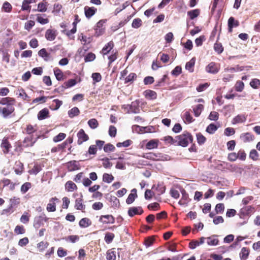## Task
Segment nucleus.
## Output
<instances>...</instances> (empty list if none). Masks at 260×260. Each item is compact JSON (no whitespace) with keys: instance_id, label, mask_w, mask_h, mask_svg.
<instances>
[{"instance_id":"obj_40","label":"nucleus","mask_w":260,"mask_h":260,"mask_svg":"<svg viewBox=\"0 0 260 260\" xmlns=\"http://www.w3.org/2000/svg\"><path fill=\"white\" fill-rule=\"evenodd\" d=\"M197 140L199 145H202L205 143L206 138L200 133L196 134Z\"/></svg>"},{"instance_id":"obj_16","label":"nucleus","mask_w":260,"mask_h":260,"mask_svg":"<svg viewBox=\"0 0 260 260\" xmlns=\"http://www.w3.org/2000/svg\"><path fill=\"white\" fill-rule=\"evenodd\" d=\"M240 138L243 142L246 143L252 141L254 139V136L249 133H246L242 134Z\"/></svg>"},{"instance_id":"obj_23","label":"nucleus","mask_w":260,"mask_h":260,"mask_svg":"<svg viewBox=\"0 0 260 260\" xmlns=\"http://www.w3.org/2000/svg\"><path fill=\"white\" fill-rule=\"evenodd\" d=\"M158 147V141L155 140H151L149 141L146 145V148L147 149H152L156 148Z\"/></svg>"},{"instance_id":"obj_63","label":"nucleus","mask_w":260,"mask_h":260,"mask_svg":"<svg viewBox=\"0 0 260 260\" xmlns=\"http://www.w3.org/2000/svg\"><path fill=\"white\" fill-rule=\"evenodd\" d=\"M35 22L32 20H29L25 23L24 28L29 31L31 28L35 25Z\"/></svg>"},{"instance_id":"obj_59","label":"nucleus","mask_w":260,"mask_h":260,"mask_svg":"<svg viewBox=\"0 0 260 260\" xmlns=\"http://www.w3.org/2000/svg\"><path fill=\"white\" fill-rule=\"evenodd\" d=\"M214 49L218 54L221 53L223 51V48L220 43H215L214 45Z\"/></svg>"},{"instance_id":"obj_54","label":"nucleus","mask_w":260,"mask_h":260,"mask_svg":"<svg viewBox=\"0 0 260 260\" xmlns=\"http://www.w3.org/2000/svg\"><path fill=\"white\" fill-rule=\"evenodd\" d=\"M95 58V55L91 52L88 53L85 57L84 60L85 62H89L94 60Z\"/></svg>"},{"instance_id":"obj_10","label":"nucleus","mask_w":260,"mask_h":260,"mask_svg":"<svg viewBox=\"0 0 260 260\" xmlns=\"http://www.w3.org/2000/svg\"><path fill=\"white\" fill-rule=\"evenodd\" d=\"M35 2L36 0H24L22 3L21 10L26 11L29 13L31 9V6L29 5Z\"/></svg>"},{"instance_id":"obj_12","label":"nucleus","mask_w":260,"mask_h":260,"mask_svg":"<svg viewBox=\"0 0 260 260\" xmlns=\"http://www.w3.org/2000/svg\"><path fill=\"white\" fill-rule=\"evenodd\" d=\"M49 116V110L45 108L40 111L38 113L37 117L39 120H42L47 118Z\"/></svg>"},{"instance_id":"obj_28","label":"nucleus","mask_w":260,"mask_h":260,"mask_svg":"<svg viewBox=\"0 0 260 260\" xmlns=\"http://www.w3.org/2000/svg\"><path fill=\"white\" fill-rule=\"evenodd\" d=\"M204 109V106L202 104H198L193 109V111L196 117H199Z\"/></svg>"},{"instance_id":"obj_62","label":"nucleus","mask_w":260,"mask_h":260,"mask_svg":"<svg viewBox=\"0 0 260 260\" xmlns=\"http://www.w3.org/2000/svg\"><path fill=\"white\" fill-rule=\"evenodd\" d=\"M117 133L116 128L113 125H110L109 128V135L111 137H115Z\"/></svg>"},{"instance_id":"obj_7","label":"nucleus","mask_w":260,"mask_h":260,"mask_svg":"<svg viewBox=\"0 0 260 260\" xmlns=\"http://www.w3.org/2000/svg\"><path fill=\"white\" fill-rule=\"evenodd\" d=\"M206 71L208 73L215 74L219 72V68L215 62H211L206 67Z\"/></svg>"},{"instance_id":"obj_8","label":"nucleus","mask_w":260,"mask_h":260,"mask_svg":"<svg viewBox=\"0 0 260 260\" xmlns=\"http://www.w3.org/2000/svg\"><path fill=\"white\" fill-rule=\"evenodd\" d=\"M100 221L104 224L114 223L115 218L111 215H102L100 218Z\"/></svg>"},{"instance_id":"obj_45","label":"nucleus","mask_w":260,"mask_h":260,"mask_svg":"<svg viewBox=\"0 0 260 260\" xmlns=\"http://www.w3.org/2000/svg\"><path fill=\"white\" fill-rule=\"evenodd\" d=\"M142 24V22L141 19L136 18L133 21L132 26L135 28H139Z\"/></svg>"},{"instance_id":"obj_20","label":"nucleus","mask_w":260,"mask_h":260,"mask_svg":"<svg viewBox=\"0 0 260 260\" xmlns=\"http://www.w3.org/2000/svg\"><path fill=\"white\" fill-rule=\"evenodd\" d=\"M67 167L69 171H74L79 169L78 163L75 160L71 161L67 163Z\"/></svg>"},{"instance_id":"obj_31","label":"nucleus","mask_w":260,"mask_h":260,"mask_svg":"<svg viewBox=\"0 0 260 260\" xmlns=\"http://www.w3.org/2000/svg\"><path fill=\"white\" fill-rule=\"evenodd\" d=\"M249 255V250L246 247L242 248L240 253V257L241 260H246Z\"/></svg>"},{"instance_id":"obj_6","label":"nucleus","mask_w":260,"mask_h":260,"mask_svg":"<svg viewBox=\"0 0 260 260\" xmlns=\"http://www.w3.org/2000/svg\"><path fill=\"white\" fill-rule=\"evenodd\" d=\"M77 137L78 138V144L79 145H81L83 143V142L87 141L89 139V137L87 135H86L83 129H81L77 134Z\"/></svg>"},{"instance_id":"obj_48","label":"nucleus","mask_w":260,"mask_h":260,"mask_svg":"<svg viewBox=\"0 0 260 260\" xmlns=\"http://www.w3.org/2000/svg\"><path fill=\"white\" fill-rule=\"evenodd\" d=\"M2 9L4 12L9 13L12 11V7L9 3L6 2L3 4Z\"/></svg>"},{"instance_id":"obj_11","label":"nucleus","mask_w":260,"mask_h":260,"mask_svg":"<svg viewBox=\"0 0 260 260\" xmlns=\"http://www.w3.org/2000/svg\"><path fill=\"white\" fill-rule=\"evenodd\" d=\"M155 161H167L170 159V157L160 153H154Z\"/></svg>"},{"instance_id":"obj_26","label":"nucleus","mask_w":260,"mask_h":260,"mask_svg":"<svg viewBox=\"0 0 260 260\" xmlns=\"http://www.w3.org/2000/svg\"><path fill=\"white\" fill-rule=\"evenodd\" d=\"M82 202V199L81 198L76 200L75 207L77 210H81L85 209V205H83Z\"/></svg>"},{"instance_id":"obj_42","label":"nucleus","mask_w":260,"mask_h":260,"mask_svg":"<svg viewBox=\"0 0 260 260\" xmlns=\"http://www.w3.org/2000/svg\"><path fill=\"white\" fill-rule=\"evenodd\" d=\"M115 236L113 233H107L105 236V241L107 244L111 243L114 238Z\"/></svg>"},{"instance_id":"obj_55","label":"nucleus","mask_w":260,"mask_h":260,"mask_svg":"<svg viewBox=\"0 0 260 260\" xmlns=\"http://www.w3.org/2000/svg\"><path fill=\"white\" fill-rule=\"evenodd\" d=\"M48 97L45 96H42L39 98H37L33 100L32 103H44L46 102L47 100Z\"/></svg>"},{"instance_id":"obj_58","label":"nucleus","mask_w":260,"mask_h":260,"mask_svg":"<svg viewBox=\"0 0 260 260\" xmlns=\"http://www.w3.org/2000/svg\"><path fill=\"white\" fill-rule=\"evenodd\" d=\"M219 117V114L216 111L211 112L209 115V119L211 120L216 121Z\"/></svg>"},{"instance_id":"obj_22","label":"nucleus","mask_w":260,"mask_h":260,"mask_svg":"<svg viewBox=\"0 0 260 260\" xmlns=\"http://www.w3.org/2000/svg\"><path fill=\"white\" fill-rule=\"evenodd\" d=\"M219 241L216 235H213L207 238V244L210 246H216L218 244Z\"/></svg>"},{"instance_id":"obj_32","label":"nucleus","mask_w":260,"mask_h":260,"mask_svg":"<svg viewBox=\"0 0 260 260\" xmlns=\"http://www.w3.org/2000/svg\"><path fill=\"white\" fill-rule=\"evenodd\" d=\"M79 113L80 111L77 107H74L68 111V115L70 118L78 116Z\"/></svg>"},{"instance_id":"obj_35","label":"nucleus","mask_w":260,"mask_h":260,"mask_svg":"<svg viewBox=\"0 0 260 260\" xmlns=\"http://www.w3.org/2000/svg\"><path fill=\"white\" fill-rule=\"evenodd\" d=\"M110 202H111V206L113 207L117 208L120 205L119 201L117 198L114 196H111L110 198Z\"/></svg>"},{"instance_id":"obj_13","label":"nucleus","mask_w":260,"mask_h":260,"mask_svg":"<svg viewBox=\"0 0 260 260\" xmlns=\"http://www.w3.org/2000/svg\"><path fill=\"white\" fill-rule=\"evenodd\" d=\"M239 22L235 20V18L233 17H231L228 20V29L229 31L232 32L233 31V28L234 27H237L239 26Z\"/></svg>"},{"instance_id":"obj_50","label":"nucleus","mask_w":260,"mask_h":260,"mask_svg":"<svg viewBox=\"0 0 260 260\" xmlns=\"http://www.w3.org/2000/svg\"><path fill=\"white\" fill-rule=\"evenodd\" d=\"M137 197V193H131L128 196V198H127L126 200V202L127 204H131L132 203H133L136 198Z\"/></svg>"},{"instance_id":"obj_38","label":"nucleus","mask_w":260,"mask_h":260,"mask_svg":"<svg viewBox=\"0 0 260 260\" xmlns=\"http://www.w3.org/2000/svg\"><path fill=\"white\" fill-rule=\"evenodd\" d=\"M114 180V177L111 174L104 173L103 176V181L108 183H111Z\"/></svg>"},{"instance_id":"obj_9","label":"nucleus","mask_w":260,"mask_h":260,"mask_svg":"<svg viewBox=\"0 0 260 260\" xmlns=\"http://www.w3.org/2000/svg\"><path fill=\"white\" fill-rule=\"evenodd\" d=\"M96 11L97 9L93 7H89L86 6L84 7L85 15L87 18H90L92 16H93L95 12H96Z\"/></svg>"},{"instance_id":"obj_14","label":"nucleus","mask_w":260,"mask_h":260,"mask_svg":"<svg viewBox=\"0 0 260 260\" xmlns=\"http://www.w3.org/2000/svg\"><path fill=\"white\" fill-rule=\"evenodd\" d=\"M128 107V113H138L140 111L139 105L137 102H133Z\"/></svg>"},{"instance_id":"obj_19","label":"nucleus","mask_w":260,"mask_h":260,"mask_svg":"<svg viewBox=\"0 0 260 260\" xmlns=\"http://www.w3.org/2000/svg\"><path fill=\"white\" fill-rule=\"evenodd\" d=\"M114 43L112 41H110L105 45L102 50L103 55L108 54L113 48Z\"/></svg>"},{"instance_id":"obj_1","label":"nucleus","mask_w":260,"mask_h":260,"mask_svg":"<svg viewBox=\"0 0 260 260\" xmlns=\"http://www.w3.org/2000/svg\"><path fill=\"white\" fill-rule=\"evenodd\" d=\"M192 141V136L186 131L184 132L181 135L176 136L175 139L176 145L183 147H187L189 143H191Z\"/></svg>"},{"instance_id":"obj_36","label":"nucleus","mask_w":260,"mask_h":260,"mask_svg":"<svg viewBox=\"0 0 260 260\" xmlns=\"http://www.w3.org/2000/svg\"><path fill=\"white\" fill-rule=\"evenodd\" d=\"M184 121L187 123H190L193 121V117L191 116L190 113L188 111L185 112L183 116Z\"/></svg>"},{"instance_id":"obj_41","label":"nucleus","mask_w":260,"mask_h":260,"mask_svg":"<svg viewBox=\"0 0 260 260\" xmlns=\"http://www.w3.org/2000/svg\"><path fill=\"white\" fill-rule=\"evenodd\" d=\"M76 27L74 26L71 30L68 31L63 30V32L66 33V35L68 36L70 39H73L74 38V36L73 35L76 32Z\"/></svg>"},{"instance_id":"obj_34","label":"nucleus","mask_w":260,"mask_h":260,"mask_svg":"<svg viewBox=\"0 0 260 260\" xmlns=\"http://www.w3.org/2000/svg\"><path fill=\"white\" fill-rule=\"evenodd\" d=\"M14 233L16 235L23 234L25 233V229L23 225H18L14 229Z\"/></svg>"},{"instance_id":"obj_47","label":"nucleus","mask_w":260,"mask_h":260,"mask_svg":"<svg viewBox=\"0 0 260 260\" xmlns=\"http://www.w3.org/2000/svg\"><path fill=\"white\" fill-rule=\"evenodd\" d=\"M54 73L57 80L60 81L63 79V74L60 70L55 68L54 70Z\"/></svg>"},{"instance_id":"obj_56","label":"nucleus","mask_w":260,"mask_h":260,"mask_svg":"<svg viewBox=\"0 0 260 260\" xmlns=\"http://www.w3.org/2000/svg\"><path fill=\"white\" fill-rule=\"evenodd\" d=\"M137 78V75L135 73H131L125 79V83L133 82Z\"/></svg>"},{"instance_id":"obj_27","label":"nucleus","mask_w":260,"mask_h":260,"mask_svg":"<svg viewBox=\"0 0 260 260\" xmlns=\"http://www.w3.org/2000/svg\"><path fill=\"white\" fill-rule=\"evenodd\" d=\"M65 187L68 191H72L77 188L76 185L71 181H68L66 183Z\"/></svg>"},{"instance_id":"obj_15","label":"nucleus","mask_w":260,"mask_h":260,"mask_svg":"<svg viewBox=\"0 0 260 260\" xmlns=\"http://www.w3.org/2000/svg\"><path fill=\"white\" fill-rule=\"evenodd\" d=\"M246 120V117L244 115L239 114L235 117L232 120L233 124H236L240 123H243Z\"/></svg>"},{"instance_id":"obj_46","label":"nucleus","mask_w":260,"mask_h":260,"mask_svg":"<svg viewBox=\"0 0 260 260\" xmlns=\"http://www.w3.org/2000/svg\"><path fill=\"white\" fill-rule=\"evenodd\" d=\"M101 160L103 161V166L105 168H110L112 166V163L110 161L109 158L104 157Z\"/></svg>"},{"instance_id":"obj_64","label":"nucleus","mask_w":260,"mask_h":260,"mask_svg":"<svg viewBox=\"0 0 260 260\" xmlns=\"http://www.w3.org/2000/svg\"><path fill=\"white\" fill-rule=\"evenodd\" d=\"M107 259L108 260H115L116 254L115 252L108 251L107 253Z\"/></svg>"},{"instance_id":"obj_61","label":"nucleus","mask_w":260,"mask_h":260,"mask_svg":"<svg viewBox=\"0 0 260 260\" xmlns=\"http://www.w3.org/2000/svg\"><path fill=\"white\" fill-rule=\"evenodd\" d=\"M62 8V6L59 4H55L54 5L52 13L55 15H57L60 12V11Z\"/></svg>"},{"instance_id":"obj_25","label":"nucleus","mask_w":260,"mask_h":260,"mask_svg":"<svg viewBox=\"0 0 260 260\" xmlns=\"http://www.w3.org/2000/svg\"><path fill=\"white\" fill-rule=\"evenodd\" d=\"M195 64V59L192 58L190 61L186 62L185 65V69L189 71L190 72H193V67Z\"/></svg>"},{"instance_id":"obj_51","label":"nucleus","mask_w":260,"mask_h":260,"mask_svg":"<svg viewBox=\"0 0 260 260\" xmlns=\"http://www.w3.org/2000/svg\"><path fill=\"white\" fill-rule=\"evenodd\" d=\"M244 87V83L241 81H238L236 82L235 88L237 91L241 92L243 90Z\"/></svg>"},{"instance_id":"obj_33","label":"nucleus","mask_w":260,"mask_h":260,"mask_svg":"<svg viewBox=\"0 0 260 260\" xmlns=\"http://www.w3.org/2000/svg\"><path fill=\"white\" fill-rule=\"evenodd\" d=\"M24 131L26 134L28 135H32L33 133L36 132L37 129L35 126L32 125L31 124H27L26 125V128L24 129Z\"/></svg>"},{"instance_id":"obj_43","label":"nucleus","mask_w":260,"mask_h":260,"mask_svg":"<svg viewBox=\"0 0 260 260\" xmlns=\"http://www.w3.org/2000/svg\"><path fill=\"white\" fill-rule=\"evenodd\" d=\"M88 124L91 128L95 129L98 126L99 123L96 119L92 118L88 120Z\"/></svg>"},{"instance_id":"obj_52","label":"nucleus","mask_w":260,"mask_h":260,"mask_svg":"<svg viewBox=\"0 0 260 260\" xmlns=\"http://www.w3.org/2000/svg\"><path fill=\"white\" fill-rule=\"evenodd\" d=\"M115 149L114 146L110 143L106 144L104 147V150L105 152L114 151Z\"/></svg>"},{"instance_id":"obj_24","label":"nucleus","mask_w":260,"mask_h":260,"mask_svg":"<svg viewBox=\"0 0 260 260\" xmlns=\"http://www.w3.org/2000/svg\"><path fill=\"white\" fill-rule=\"evenodd\" d=\"M14 147H15L14 151H15V152H16L18 153V155H19L22 152L23 147H24L23 146V144L22 143V142H21L20 141H18L16 142L15 143Z\"/></svg>"},{"instance_id":"obj_2","label":"nucleus","mask_w":260,"mask_h":260,"mask_svg":"<svg viewBox=\"0 0 260 260\" xmlns=\"http://www.w3.org/2000/svg\"><path fill=\"white\" fill-rule=\"evenodd\" d=\"M40 137L41 136H38L36 138H35L32 135L26 137L22 142L23 147L26 148L33 146L37 141V139Z\"/></svg>"},{"instance_id":"obj_29","label":"nucleus","mask_w":260,"mask_h":260,"mask_svg":"<svg viewBox=\"0 0 260 260\" xmlns=\"http://www.w3.org/2000/svg\"><path fill=\"white\" fill-rule=\"evenodd\" d=\"M200 10L199 9H194L187 12V15L190 19L193 20L197 17L200 14Z\"/></svg>"},{"instance_id":"obj_44","label":"nucleus","mask_w":260,"mask_h":260,"mask_svg":"<svg viewBox=\"0 0 260 260\" xmlns=\"http://www.w3.org/2000/svg\"><path fill=\"white\" fill-rule=\"evenodd\" d=\"M31 183L30 182L24 183L21 187V191L23 193H26L31 187Z\"/></svg>"},{"instance_id":"obj_57","label":"nucleus","mask_w":260,"mask_h":260,"mask_svg":"<svg viewBox=\"0 0 260 260\" xmlns=\"http://www.w3.org/2000/svg\"><path fill=\"white\" fill-rule=\"evenodd\" d=\"M250 85L252 88L256 89L260 85V80L257 79H253L251 81Z\"/></svg>"},{"instance_id":"obj_30","label":"nucleus","mask_w":260,"mask_h":260,"mask_svg":"<svg viewBox=\"0 0 260 260\" xmlns=\"http://www.w3.org/2000/svg\"><path fill=\"white\" fill-rule=\"evenodd\" d=\"M144 93L145 97L147 99L152 100L156 98V93L154 91L147 90Z\"/></svg>"},{"instance_id":"obj_21","label":"nucleus","mask_w":260,"mask_h":260,"mask_svg":"<svg viewBox=\"0 0 260 260\" xmlns=\"http://www.w3.org/2000/svg\"><path fill=\"white\" fill-rule=\"evenodd\" d=\"M62 104V102L57 99L53 100L51 103H50V109L52 110H57L61 105Z\"/></svg>"},{"instance_id":"obj_49","label":"nucleus","mask_w":260,"mask_h":260,"mask_svg":"<svg viewBox=\"0 0 260 260\" xmlns=\"http://www.w3.org/2000/svg\"><path fill=\"white\" fill-rule=\"evenodd\" d=\"M30 215L27 212H24L20 217V221L23 223H27L29 220Z\"/></svg>"},{"instance_id":"obj_3","label":"nucleus","mask_w":260,"mask_h":260,"mask_svg":"<svg viewBox=\"0 0 260 260\" xmlns=\"http://www.w3.org/2000/svg\"><path fill=\"white\" fill-rule=\"evenodd\" d=\"M14 105H7L6 107L0 108V113H2L5 117L11 114L15 110Z\"/></svg>"},{"instance_id":"obj_39","label":"nucleus","mask_w":260,"mask_h":260,"mask_svg":"<svg viewBox=\"0 0 260 260\" xmlns=\"http://www.w3.org/2000/svg\"><path fill=\"white\" fill-rule=\"evenodd\" d=\"M19 93L18 94L19 96L21 97L23 100L30 101V98L25 92V90L23 88L19 89Z\"/></svg>"},{"instance_id":"obj_4","label":"nucleus","mask_w":260,"mask_h":260,"mask_svg":"<svg viewBox=\"0 0 260 260\" xmlns=\"http://www.w3.org/2000/svg\"><path fill=\"white\" fill-rule=\"evenodd\" d=\"M143 213V210L141 207H133L129 208L128 210V215L131 217L135 215H141Z\"/></svg>"},{"instance_id":"obj_60","label":"nucleus","mask_w":260,"mask_h":260,"mask_svg":"<svg viewBox=\"0 0 260 260\" xmlns=\"http://www.w3.org/2000/svg\"><path fill=\"white\" fill-rule=\"evenodd\" d=\"M48 246L47 242H44L43 241L40 242L37 244V247L40 252L43 251Z\"/></svg>"},{"instance_id":"obj_5","label":"nucleus","mask_w":260,"mask_h":260,"mask_svg":"<svg viewBox=\"0 0 260 260\" xmlns=\"http://www.w3.org/2000/svg\"><path fill=\"white\" fill-rule=\"evenodd\" d=\"M1 147L3 149V151L4 154H8L9 152L10 149L12 146L8 138H4L3 139Z\"/></svg>"},{"instance_id":"obj_37","label":"nucleus","mask_w":260,"mask_h":260,"mask_svg":"<svg viewBox=\"0 0 260 260\" xmlns=\"http://www.w3.org/2000/svg\"><path fill=\"white\" fill-rule=\"evenodd\" d=\"M217 129V127L214 123L210 124L206 128V131L210 134H214Z\"/></svg>"},{"instance_id":"obj_17","label":"nucleus","mask_w":260,"mask_h":260,"mask_svg":"<svg viewBox=\"0 0 260 260\" xmlns=\"http://www.w3.org/2000/svg\"><path fill=\"white\" fill-rule=\"evenodd\" d=\"M15 103V100L13 98L6 97L2 98L0 101V104L1 105H14Z\"/></svg>"},{"instance_id":"obj_53","label":"nucleus","mask_w":260,"mask_h":260,"mask_svg":"<svg viewBox=\"0 0 260 260\" xmlns=\"http://www.w3.org/2000/svg\"><path fill=\"white\" fill-rule=\"evenodd\" d=\"M224 209V204L222 203H219L216 205L215 210L216 214L222 213Z\"/></svg>"},{"instance_id":"obj_18","label":"nucleus","mask_w":260,"mask_h":260,"mask_svg":"<svg viewBox=\"0 0 260 260\" xmlns=\"http://www.w3.org/2000/svg\"><path fill=\"white\" fill-rule=\"evenodd\" d=\"M91 224V221L88 218L85 217L82 218L79 222V225L81 228H86Z\"/></svg>"}]
</instances>
